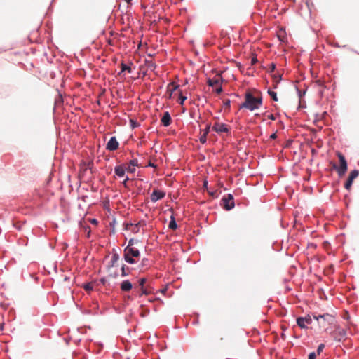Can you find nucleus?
Returning a JSON list of instances; mask_svg holds the SVG:
<instances>
[{"label":"nucleus","mask_w":359,"mask_h":359,"mask_svg":"<svg viewBox=\"0 0 359 359\" xmlns=\"http://www.w3.org/2000/svg\"><path fill=\"white\" fill-rule=\"evenodd\" d=\"M257 95L248 90L245 94V100L240 105V109H246L250 111L259 109L263 103L262 95L260 92L256 91Z\"/></svg>","instance_id":"nucleus-1"},{"label":"nucleus","mask_w":359,"mask_h":359,"mask_svg":"<svg viewBox=\"0 0 359 359\" xmlns=\"http://www.w3.org/2000/svg\"><path fill=\"white\" fill-rule=\"evenodd\" d=\"M140 257V252L137 248H125L123 250V259L130 264L137 263Z\"/></svg>","instance_id":"nucleus-2"},{"label":"nucleus","mask_w":359,"mask_h":359,"mask_svg":"<svg viewBox=\"0 0 359 359\" xmlns=\"http://www.w3.org/2000/svg\"><path fill=\"white\" fill-rule=\"evenodd\" d=\"M337 157L339 158L340 165H337L336 164L333 165V168L337 170L339 176H343L347 171V162L344 157V156L340 153H337Z\"/></svg>","instance_id":"nucleus-3"},{"label":"nucleus","mask_w":359,"mask_h":359,"mask_svg":"<svg viewBox=\"0 0 359 359\" xmlns=\"http://www.w3.org/2000/svg\"><path fill=\"white\" fill-rule=\"evenodd\" d=\"M313 316L318 322L319 326L322 327H325L327 324H332L334 321V316L329 313L318 316L313 315Z\"/></svg>","instance_id":"nucleus-4"},{"label":"nucleus","mask_w":359,"mask_h":359,"mask_svg":"<svg viewBox=\"0 0 359 359\" xmlns=\"http://www.w3.org/2000/svg\"><path fill=\"white\" fill-rule=\"evenodd\" d=\"M330 335L336 341H342L347 338V331L344 328L337 326L335 330L330 332Z\"/></svg>","instance_id":"nucleus-5"},{"label":"nucleus","mask_w":359,"mask_h":359,"mask_svg":"<svg viewBox=\"0 0 359 359\" xmlns=\"http://www.w3.org/2000/svg\"><path fill=\"white\" fill-rule=\"evenodd\" d=\"M297 325L301 329L306 330L309 328V325L312 324L313 319L310 314H307L305 316H300L296 319Z\"/></svg>","instance_id":"nucleus-6"},{"label":"nucleus","mask_w":359,"mask_h":359,"mask_svg":"<svg viewBox=\"0 0 359 359\" xmlns=\"http://www.w3.org/2000/svg\"><path fill=\"white\" fill-rule=\"evenodd\" d=\"M222 205L226 210H231L235 206L234 198L231 194H228L222 198Z\"/></svg>","instance_id":"nucleus-7"},{"label":"nucleus","mask_w":359,"mask_h":359,"mask_svg":"<svg viewBox=\"0 0 359 359\" xmlns=\"http://www.w3.org/2000/svg\"><path fill=\"white\" fill-rule=\"evenodd\" d=\"M212 130L216 132L218 134H222L223 133H230V126L227 124L221 122H215L212 128Z\"/></svg>","instance_id":"nucleus-8"},{"label":"nucleus","mask_w":359,"mask_h":359,"mask_svg":"<svg viewBox=\"0 0 359 359\" xmlns=\"http://www.w3.org/2000/svg\"><path fill=\"white\" fill-rule=\"evenodd\" d=\"M359 171L357 170H352L349 176L346 180V182L344 184V188L347 190H349L352 186L353 181L358 176Z\"/></svg>","instance_id":"nucleus-9"},{"label":"nucleus","mask_w":359,"mask_h":359,"mask_svg":"<svg viewBox=\"0 0 359 359\" xmlns=\"http://www.w3.org/2000/svg\"><path fill=\"white\" fill-rule=\"evenodd\" d=\"M119 143L115 136L111 137L106 145V149L110 151H116L118 149Z\"/></svg>","instance_id":"nucleus-10"},{"label":"nucleus","mask_w":359,"mask_h":359,"mask_svg":"<svg viewBox=\"0 0 359 359\" xmlns=\"http://www.w3.org/2000/svg\"><path fill=\"white\" fill-rule=\"evenodd\" d=\"M165 192L162 190L154 189L151 194V201L156 203L158 200L163 198L165 196Z\"/></svg>","instance_id":"nucleus-11"},{"label":"nucleus","mask_w":359,"mask_h":359,"mask_svg":"<svg viewBox=\"0 0 359 359\" xmlns=\"http://www.w3.org/2000/svg\"><path fill=\"white\" fill-rule=\"evenodd\" d=\"M180 88V85L177 84L175 82H170L167 86V93L168 94V98L171 99L173 93L177 90Z\"/></svg>","instance_id":"nucleus-12"},{"label":"nucleus","mask_w":359,"mask_h":359,"mask_svg":"<svg viewBox=\"0 0 359 359\" xmlns=\"http://www.w3.org/2000/svg\"><path fill=\"white\" fill-rule=\"evenodd\" d=\"M171 122H172V118H171L169 111H165L163 113V116L161 118V124L165 127H168L171 124Z\"/></svg>","instance_id":"nucleus-13"},{"label":"nucleus","mask_w":359,"mask_h":359,"mask_svg":"<svg viewBox=\"0 0 359 359\" xmlns=\"http://www.w3.org/2000/svg\"><path fill=\"white\" fill-rule=\"evenodd\" d=\"M126 172V171L125 164L118 165L115 166L114 168L115 175L119 178L124 177Z\"/></svg>","instance_id":"nucleus-14"},{"label":"nucleus","mask_w":359,"mask_h":359,"mask_svg":"<svg viewBox=\"0 0 359 359\" xmlns=\"http://www.w3.org/2000/svg\"><path fill=\"white\" fill-rule=\"evenodd\" d=\"M119 255L118 253L114 249L112 252V255L110 262L108 263V268H112L115 266L116 264L119 260Z\"/></svg>","instance_id":"nucleus-15"},{"label":"nucleus","mask_w":359,"mask_h":359,"mask_svg":"<svg viewBox=\"0 0 359 359\" xmlns=\"http://www.w3.org/2000/svg\"><path fill=\"white\" fill-rule=\"evenodd\" d=\"M120 288L123 292H129L133 288V285L128 280H125L121 283Z\"/></svg>","instance_id":"nucleus-16"},{"label":"nucleus","mask_w":359,"mask_h":359,"mask_svg":"<svg viewBox=\"0 0 359 359\" xmlns=\"http://www.w3.org/2000/svg\"><path fill=\"white\" fill-rule=\"evenodd\" d=\"M207 83L209 86L216 87L219 86L222 83V82L219 79H208Z\"/></svg>","instance_id":"nucleus-17"},{"label":"nucleus","mask_w":359,"mask_h":359,"mask_svg":"<svg viewBox=\"0 0 359 359\" xmlns=\"http://www.w3.org/2000/svg\"><path fill=\"white\" fill-rule=\"evenodd\" d=\"M168 227L172 230H175L177 228V224L173 215L170 217V221L169 222Z\"/></svg>","instance_id":"nucleus-18"},{"label":"nucleus","mask_w":359,"mask_h":359,"mask_svg":"<svg viewBox=\"0 0 359 359\" xmlns=\"http://www.w3.org/2000/svg\"><path fill=\"white\" fill-rule=\"evenodd\" d=\"M130 268L128 266H127L126 265L123 264L121 266V276L122 277L127 276L130 274Z\"/></svg>","instance_id":"nucleus-19"},{"label":"nucleus","mask_w":359,"mask_h":359,"mask_svg":"<svg viewBox=\"0 0 359 359\" xmlns=\"http://www.w3.org/2000/svg\"><path fill=\"white\" fill-rule=\"evenodd\" d=\"M121 72L119 73V74L125 71H127L128 73H131L132 72V69L130 66H128V65L122 62L121 64Z\"/></svg>","instance_id":"nucleus-20"},{"label":"nucleus","mask_w":359,"mask_h":359,"mask_svg":"<svg viewBox=\"0 0 359 359\" xmlns=\"http://www.w3.org/2000/svg\"><path fill=\"white\" fill-rule=\"evenodd\" d=\"M267 93L273 101L277 102L278 100L277 93L274 90L269 88Z\"/></svg>","instance_id":"nucleus-21"},{"label":"nucleus","mask_w":359,"mask_h":359,"mask_svg":"<svg viewBox=\"0 0 359 359\" xmlns=\"http://www.w3.org/2000/svg\"><path fill=\"white\" fill-rule=\"evenodd\" d=\"M187 100V96L185 95H183L182 92L180 91V95H179V97H178V103L180 104V105H183L184 103V101Z\"/></svg>","instance_id":"nucleus-22"},{"label":"nucleus","mask_w":359,"mask_h":359,"mask_svg":"<svg viewBox=\"0 0 359 359\" xmlns=\"http://www.w3.org/2000/svg\"><path fill=\"white\" fill-rule=\"evenodd\" d=\"M126 171L128 173H135L136 171L135 167L130 165L129 163H128L127 166L126 165Z\"/></svg>","instance_id":"nucleus-23"},{"label":"nucleus","mask_w":359,"mask_h":359,"mask_svg":"<svg viewBox=\"0 0 359 359\" xmlns=\"http://www.w3.org/2000/svg\"><path fill=\"white\" fill-rule=\"evenodd\" d=\"M83 287L86 292H91L93 290V285L91 283H87L84 284Z\"/></svg>","instance_id":"nucleus-24"},{"label":"nucleus","mask_w":359,"mask_h":359,"mask_svg":"<svg viewBox=\"0 0 359 359\" xmlns=\"http://www.w3.org/2000/svg\"><path fill=\"white\" fill-rule=\"evenodd\" d=\"M128 163L134 167H140V165L139 164L138 160L137 158H133L129 161Z\"/></svg>","instance_id":"nucleus-25"},{"label":"nucleus","mask_w":359,"mask_h":359,"mask_svg":"<svg viewBox=\"0 0 359 359\" xmlns=\"http://www.w3.org/2000/svg\"><path fill=\"white\" fill-rule=\"evenodd\" d=\"M325 348V344H320L318 345V348H317V350H316V355H320L323 349Z\"/></svg>","instance_id":"nucleus-26"},{"label":"nucleus","mask_w":359,"mask_h":359,"mask_svg":"<svg viewBox=\"0 0 359 359\" xmlns=\"http://www.w3.org/2000/svg\"><path fill=\"white\" fill-rule=\"evenodd\" d=\"M224 107L225 109H230L231 107V100L229 99H226L223 102Z\"/></svg>","instance_id":"nucleus-27"},{"label":"nucleus","mask_w":359,"mask_h":359,"mask_svg":"<svg viewBox=\"0 0 359 359\" xmlns=\"http://www.w3.org/2000/svg\"><path fill=\"white\" fill-rule=\"evenodd\" d=\"M130 124L132 128H137L140 126V124L135 120L130 119Z\"/></svg>","instance_id":"nucleus-28"},{"label":"nucleus","mask_w":359,"mask_h":359,"mask_svg":"<svg viewBox=\"0 0 359 359\" xmlns=\"http://www.w3.org/2000/svg\"><path fill=\"white\" fill-rule=\"evenodd\" d=\"M147 281V279L145 278H142L139 280V285L141 289H143V287H144V284Z\"/></svg>","instance_id":"nucleus-29"},{"label":"nucleus","mask_w":359,"mask_h":359,"mask_svg":"<svg viewBox=\"0 0 359 359\" xmlns=\"http://www.w3.org/2000/svg\"><path fill=\"white\" fill-rule=\"evenodd\" d=\"M199 140L201 144H205L207 142V135H205V134L203 133Z\"/></svg>","instance_id":"nucleus-30"},{"label":"nucleus","mask_w":359,"mask_h":359,"mask_svg":"<svg viewBox=\"0 0 359 359\" xmlns=\"http://www.w3.org/2000/svg\"><path fill=\"white\" fill-rule=\"evenodd\" d=\"M149 294V292L147 290V288H145L144 287H143V289H141V292L139 294V297H142L143 294Z\"/></svg>","instance_id":"nucleus-31"},{"label":"nucleus","mask_w":359,"mask_h":359,"mask_svg":"<svg viewBox=\"0 0 359 359\" xmlns=\"http://www.w3.org/2000/svg\"><path fill=\"white\" fill-rule=\"evenodd\" d=\"M210 126H211L210 123H208L205 128L203 130V133L205 134V135H208V134L209 133Z\"/></svg>","instance_id":"nucleus-32"},{"label":"nucleus","mask_w":359,"mask_h":359,"mask_svg":"<svg viewBox=\"0 0 359 359\" xmlns=\"http://www.w3.org/2000/svg\"><path fill=\"white\" fill-rule=\"evenodd\" d=\"M134 243H135V240L133 238L130 239L128 241V244L126 248H135L133 246Z\"/></svg>","instance_id":"nucleus-33"},{"label":"nucleus","mask_w":359,"mask_h":359,"mask_svg":"<svg viewBox=\"0 0 359 359\" xmlns=\"http://www.w3.org/2000/svg\"><path fill=\"white\" fill-rule=\"evenodd\" d=\"M222 91V83H221L219 86L215 87V92L217 94H219Z\"/></svg>","instance_id":"nucleus-34"},{"label":"nucleus","mask_w":359,"mask_h":359,"mask_svg":"<svg viewBox=\"0 0 359 359\" xmlns=\"http://www.w3.org/2000/svg\"><path fill=\"white\" fill-rule=\"evenodd\" d=\"M149 262V259L147 258H143L142 259L141 265L142 266H147V262Z\"/></svg>","instance_id":"nucleus-35"},{"label":"nucleus","mask_w":359,"mask_h":359,"mask_svg":"<svg viewBox=\"0 0 359 359\" xmlns=\"http://www.w3.org/2000/svg\"><path fill=\"white\" fill-rule=\"evenodd\" d=\"M316 353L315 352H311L309 355L308 359H316Z\"/></svg>","instance_id":"nucleus-36"},{"label":"nucleus","mask_w":359,"mask_h":359,"mask_svg":"<svg viewBox=\"0 0 359 359\" xmlns=\"http://www.w3.org/2000/svg\"><path fill=\"white\" fill-rule=\"evenodd\" d=\"M89 222H90V224H95V225H97L98 224L97 220L96 219H95V218H90L89 219Z\"/></svg>","instance_id":"nucleus-37"},{"label":"nucleus","mask_w":359,"mask_h":359,"mask_svg":"<svg viewBox=\"0 0 359 359\" xmlns=\"http://www.w3.org/2000/svg\"><path fill=\"white\" fill-rule=\"evenodd\" d=\"M274 80L276 83H278L280 80L281 79V75H274Z\"/></svg>","instance_id":"nucleus-38"},{"label":"nucleus","mask_w":359,"mask_h":359,"mask_svg":"<svg viewBox=\"0 0 359 359\" xmlns=\"http://www.w3.org/2000/svg\"><path fill=\"white\" fill-rule=\"evenodd\" d=\"M268 118L270 120L274 121L276 119V116L274 114H271L268 115Z\"/></svg>","instance_id":"nucleus-39"},{"label":"nucleus","mask_w":359,"mask_h":359,"mask_svg":"<svg viewBox=\"0 0 359 359\" xmlns=\"http://www.w3.org/2000/svg\"><path fill=\"white\" fill-rule=\"evenodd\" d=\"M270 72H273L276 69V65L274 63H271L270 65Z\"/></svg>","instance_id":"nucleus-40"},{"label":"nucleus","mask_w":359,"mask_h":359,"mask_svg":"<svg viewBox=\"0 0 359 359\" xmlns=\"http://www.w3.org/2000/svg\"><path fill=\"white\" fill-rule=\"evenodd\" d=\"M147 166L151 167V168H156L157 167V165L156 164H154V163H152L151 161H149L148 163Z\"/></svg>","instance_id":"nucleus-41"},{"label":"nucleus","mask_w":359,"mask_h":359,"mask_svg":"<svg viewBox=\"0 0 359 359\" xmlns=\"http://www.w3.org/2000/svg\"><path fill=\"white\" fill-rule=\"evenodd\" d=\"M129 180H130V178L126 176V179L123 182V184L124 185V187H127V182Z\"/></svg>","instance_id":"nucleus-42"},{"label":"nucleus","mask_w":359,"mask_h":359,"mask_svg":"<svg viewBox=\"0 0 359 359\" xmlns=\"http://www.w3.org/2000/svg\"><path fill=\"white\" fill-rule=\"evenodd\" d=\"M132 231L134 233H137L139 231L138 224L135 225V228Z\"/></svg>","instance_id":"nucleus-43"},{"label":"nucleus","mask_w":359,"mask_h":359,"mask_svg":"<svg viewBox=\"0 0 359 359\" xmlns=\"http://www.w3.org/2000/svg\"><path fill=\"white\" fill-rule=\"evenodd\" d=\"M297 92H298L299 97L300 98L302 97V96L303 95H304V94H305V91H302V90H297Z\"/></svg>","instance_id":"nucleus-44"},{"label":"nucleus","mask_w":359,"mask_h":359,"mask_svg":"<svg viewBox=\"0 0 359 359\" xmlns=\"http://www.w3.org/2000/svg\"><path fill=\"white\" fill-rule=\"evenodd\" d=\"M257 60L255 57H253L251 60L252 65H254L255 62H257Z\"/></svg>","instance_id":"nucleus-45"},{"label":"nucleus","mask_w":359,"mask_h":359,"mask_svg":"<svg viewBox=\"0 0 359 359\" xmlns=\"http://www.w3.org/2000/svg\"><path fill=\"white\" fill-rule=\"evenodd\" d=\"M276 137V135L275 133L272 134L271 135V138L274 139Z\"/></svg>","instance_id":"nucleus-46"},{"label":"nucleus","mask_w":359,"mask_h":359,"mask_svg":"<svg viewBox=\"0 0 359 359\" xmlns=\"http://www.w3.org/2000/svg\"><path fill=\"white\" fill-rule=\"evenodd\" d=\"M126 2H127L128 4H131L132 0H124Z\"/></svg>","instance_id":"nucleus-47"},{"label":"nucleus","mask_w":359,"mask_h":359,"mask_svg":"<svg viewBox=\"0 0 359 359\" xmlns=\"http://www.w3.org/2000/svg\"><path fill=\"white\" fill-rule=\"evenodd\" d=\"M203 185H204V187H207V185H208V182H207V181H205V182H204V184H203Z\"/></svg>","instance_id":"nucleus-48"},{"label":"nucleus","mask_w":359,"mask_h":359,"mask_svg":"<svg viewBox=\"0 0 359 359\" xmlns=\"http://www.w3.org/2000/svg\"><path fill=\"white\" fill-rule=\"evenodd\" d=\"M209 194L212 196H214V192H209Z\"/></svg>","instance_id":"nucleus-49"},{"label":"nucleus","mask_w":359,"mask_h":359,"mask_svg":"<svg viewBox=\"0 0 359 359\" xmlns=\"http://www.w3.org/2000/svg\"><path fill=\"white\" fill-rule=\"evenodd\" d=\"M101 282H102V283H104V279H101Z\"/></svg>","instance_id":"nucleus-50"},{"label":"nucleus","mask_w":359,"mask_h":359,"mask_svg":"<svg viewBox=\"0 0 359 359\" xmlns=\"http://www.w3.org/2000/svg\"><path fill=\"white\" fill-rule=\"evenodd\" d=\"M278 37H279V39H280V41H283V39H280V36H278Z\"/></svg>","instance_id":"nucleus-51"}]
</instances>
